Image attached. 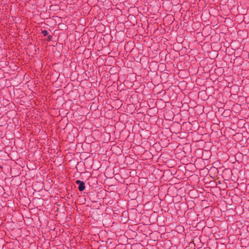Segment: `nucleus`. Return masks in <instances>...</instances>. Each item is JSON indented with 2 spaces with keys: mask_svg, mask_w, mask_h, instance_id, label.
Wrapping results in <instances>:
<instances>
[{
  "mask_svg": "<svg viewBox=\"0 0 249 249\" xmlns=\"http://www.w3.org/2000/svg\"><path fill=\"white\" fill-rule=\"evenodd\" d=\"M75 183H76V184L79 185L78 189L79 190V191L82 192L85 190V183L83 181H81L80 180H76L75 181Z\"/></svg>",
  "mask_w": 249,
  "mask_h": 249,
  "instance_id": "1",
  "label": "nucleus"
},
{
  "mask_svg": "<svg viewBox=\"0 0 249 249\" xmlns=\"http://www.w3.org/2000/svg\"><path fill=\"white\" fill-rule=\"evenodd\" d=\"M52 38H53V36L52 35H49L48 36L47 40L49 41H51L52 40Z\"/></svg>",
  "mask_w": 249,
  "mask_h": 249,
  "instance_id": "3",
  "label": "nucleus"
},
{
  "mask_svg": "<svg viewBox=\"0 0 249 249\" xmlns=\"http://www.w3.org/2000/svg\"><path fill=\"white\" fill-rule=\"evenodd\" d=\"M41 34H42L44 36H47L48 35L49 33H48V32L47 30H42V31H41Z\"/></svg>",
  "mask_w": 249,
  "mask_h": 249,
  "instance_id": "2",
  "label": "nucleus"
}]
</instances>
